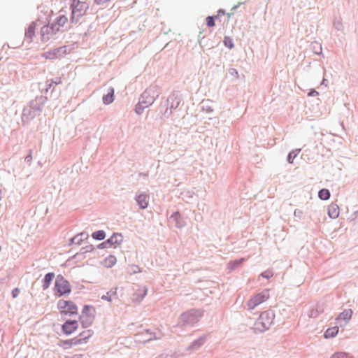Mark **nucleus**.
<instances>
[{
	"instance_id": "72a5a7b5",
	"label": "nucleus",
	"mask_w": 358,
	"mask_h": 358,
	"mask_svg": "<svg viewBox=\"0 0 358 358\" xmlns=\"http://www.w3.org/2000/svg\"><path fill=\"white\" fill-rule=\"evenodd\" d=\"M296 157V155H294V156H292V152H290L289 155H288V157H287V161L289 162V163H292L293 162V159L294 158Z\"/></svg>"
},
{
	"instance_id": "4468645a",
	"label": "nucleus",
	"mask_w": 358,
	"mask_h": 358,
	"mask_svg": "<svg viewBox=\"0 0 358 358\" xmlns=\"http://www.w3.org/2000/svg\"><path fill=\"white\" fill-rule=\"evenodd\" d=\"M151 94H152V90H147L141 95V99L143 100L145 99V101H143V102L145 105V107H147L149 105H151L155 101V97L153 95H151Z\"/></svg>"
},
{
	"instance_id": "f03ea898",
	"label": "nucleus",
	"mask_w": 358,
	"mask_h": 358,
	"mask_svg": "<svg viewBox=\"0 0 358 358\" xmlns=\"http://www.w3.org/2000/svg\"><path fill=\"white\" fill-rule=\"evenodd\" d=\"M71 292V288L69 282L62 275H57L54 286L55 295L60 297L69 294Z\"/></svg>"
},
{
	"instance_id": "a878e982",
	"label": "nucleus",
	"mask_w": 358,
	"mask_h": 358,
	"mask_svg": "<svg viewBox=\"0 0 358 358\" xmlns=\"http://www.w3.org/2000/svg\"><path fill=\"white\" fill-rule=\"evenodd\" d=\"M224 43L225 45V46H227L229 49H231L234 47L233 41H232L231 38L229 37H227V36L224 37Z\"/></svg>"
},
{
	"instance_id": "9b49d317",
	"label": "nucleus",
	"mask_w": 358,
	"mask_h": 358,
	"mask_svg": "<svg viewBox=\"0 0 358 358\" xmlns=\"http://www.w3.org/2000/svg\"><path fill=\"white\" fill-rule=\"evenodd\" d=\"M147 294V289L145 287H139L132 296V301L134 303H140Z\"/></svg>"
},
{
	"instance_id": "cd10ccee",
	"label": "nucleus",
	"mask_w": 358,
	"mask_h": 358,
	"mask_svg": "<svg viewBox=\"0 0 358 358\" xmlns=\"http://www.w3.org/2000/svg\"><path fill=\"white\" fill-rule=\"evenodd\" d=\"M206 24L209 27H213L215 25L214 17L208 16L206 18Z\"/></svg>"
},
{
	"instance_id": "c85d7f7f",
	"label": "nucleus",
	"mask_w": 358,
	"mask_h": 358,
	"mask_svg": "<svg viewBox=\"0 0 358 358\" xmlns=\"http://www.w3.org/2000/svg\"><path fill=\"white\" fill-rule=\"evenodd\" d=\"M61 83H62V79L60 78H56L55 80H52L51 83L49 85V86H50V87H51L53 84L59 85Z\"/></svg>"
},
{
	"instance_id": "423d86ee",
	"label": "nucleus",
	"mask_w": 358,
	"mask_h": 358,
	"mask_svg": "<svg viewBox=\"0 0 358 358\" xmlns=\"http://www.w3.org/2000/svg\"><path fill=\"white\" fill-rule=\"evenodd\" d=\"M87 9L88 5L87 3L80 1L74 2L72 5L71 22H77L81 17L84 16Z\"/></svg>"
},
{
	"instance_id": "6ab92c4d",
	"label": "nucleus",
	"mask_w": 358,
	"mask_h": 358,
	"mask_svg": "<svg viewBox=\"0 0 358 358\" xmlns=\"http://www.w3.org/2000/svg\"><path fill=\"white\" fill-rule=\"evenodd\" d=\"M338 333V327L337 326L329 328L324 332V338H329L336 336Z\"/></svg>"
},
{
	"instance_id": "20e7f679",
	"label": "nucleus",
	"mask_w": 358,
	"mask_h": 358,
	"mask_svg": "<svg viewBox=\"0 0 358 358\" xmlns=\"http://www.w3.org/2000/svg\"><path fill=\"white\" fill-rule=\"evenodd\" d=\"M57 308L60 313L63 315H77L78 311V306L74 302L64 299L58 301Z\"/></svg>"
},
{
	"instance_id": "f257e3e1",
	"label": "nucleus",
	"mask_w": 358,
	"mask_h": 358,
	"mask_svg": "<svg viewBox=\"0 0 358 358\" xmlns=\"http://www.w3.org/2000/svg\"><path fill=\"white\" fill-rule=\"evenodd\" d=\"M275 314L273 312L266 310L262 312L254 324V329L257 332H263L269 329L273 324Z\"/></svg>"
},
{
	"instance_id": "c756f323",
	"label": "nucleus",
	"mask_w": 358,
	"mask_h": 358,
	"mask_svg": "<svg viewBox=\"0 0 358 358\" xmlns=\"http://www.w3.org/2000/svg\"><path fill=\"white\" fill-rule=\"evenodd\" d=\"M262 275L264 277V278H266L267 279L270 278L271 277L273 276V273L271 272V271H265L264 273H262Z\"/></svg>"
},
{
	"instance_id": "6e6552de",
	"label": "nucleus",
	"mask_w": 358,
	"mask_h": 358,
	"mask_svg": "<svg viewBox=\"0 0 358 358\" xmlns=\"http://www.w3.org/2000/svg\"><path fill=\"white\" fill-rule=\"evenodd\" d=\"M58 29L56 28V25H53L52 23L51 24H48L43 26L41 29V39L43 41H46L49 40V38L58 33Z\"/></svg>"
},
{
	"instance_id": "7ed1b4c3",
	"label": "nucleus",
	"mask_w": 358,
	"mask_h": 358,
	"mask_svg": "<svg viewBox=\"0 0 358 358\" xmlns=\"http://www.w3.org/2000/svg\"><path fill=\"white\" fill-rule=\"evenodd\" d=\"M270 297V289H264L263 291L252 296L248 301V309L253 310L259 305L266 301Z\"/></svg>"
},
{
	"instance_id": "f3484780",
	"label": "nucleus",
	"mask_w": 358,
	"mask_h": 358,
	"mask_svg": "<svg viewBox=\"0 0 358 358\" xmlns=\"http://www.w3.org/2000/svg\"><path fill=\"white\" fill-rule=\"evenodd\" d=\"M116 257L113 255H109L103 259L101 264L104 267L111 268L116 264Z\"/></svg>"
},
{
	"instance_id": "9d476101",
	"label": "nucleus",
	"mask_w": 358,
	"mask_h": 358,
	"mask_svg": "<svg viewBox=\"0 0 358 358\" xmlns=\"http://www.w3.org/2000/svg\"><path fill=\"white\" fill-rule=\"evenodd\" d=\"M122 241V237L120 234H113L107 240V241L102 243L99 247L106 248L108 243L110 245H119Z\"/></svg>"
},
{
	"instance_id": "ddd939ff",
	"label": "nucleus",
	"mask_w": 358,
	"mask_h": 358,
	"mask_svg": "<svg viewBox=\"0 0 358 358\" xmlns=\"http://www.w3.org/2000/svg\"><path fill=\"white\" fill-rule=\"evenodd\" d=\"M68 22V17L65 14H59V15L55 19V21L52 23L53 25H56V28L59 31L61 28L63 27Z\"/></svg>"
},
{
	"instance_id": "bb28decb",
	"label": "nucleus",
	"mask_w": 358,
	"mask_h": 358,
	"mask_svg": "<svg viewBox=\"0 0 358 358\" xmlns=\"http://www.w3.org/2000/svg\"><path fill=\"white\" fill-rule=\"evenodd\" d=\"M331 358H351L346 352H336L333 355Z\"/></svg>"
},
{
	"instance_id": "39448f33",
	"label": "nucleus",
	"mask_w": 358,
	"mask_h": 358,
	"mask_svg": "<svg viewBox=\"0 0 358 358\" xmlns=\"http://www.w3.org/2000/svg\"><path fill=\"white\" fill-rule=\"evenodd\" d=\"M94 309L92 306L88 305L84 306L79 317V320L83 328H87L92 324L94 320Z\"/></svg>"
},
{
	"instance_id": "f704fd0d",
	"label": "nucleus",
	"mask_w": 358,
	"mask_h": 358,
	"mask_svg": "<svg viewBox=\"0 0 358 358\" xmlns=\"http://www.w3.org/2000/svg\"><path fill=\"white\" fill-rule=\"evenodd\" d=\"M196 313H199L198 311L196 310H194V311H192V312H189V313H186L183 315V317H185V318H187L189 315H194V314H196Z\"/></svg>"
},
{
	"instance_id": "e433bc0d",
	"label": "nucleus",
	"mask_w": 358,
	"mask_h": 358,
	"mask_svg": "<svg viewBox=\"0 0 358 358\" xmlns=\"http://www.w3.org/2000/svg\"><path fill=\"white\" fill-rule=\"evenodd\" d=\"M231 71H232L233 72H234L236 74H237V73H237V71H236L235 69H231Z\"/></svg>"
},
{
	"instance_id": "dca6fc26",
	"label": "nucleus",
	"mask_w": 358,
	"mask_h": 358,
	"mask_svg": "<svg viewBox=\"0 0 358 358\" xmlns=\"http://www.w3.org/2000/svg\"><path fill=\"white\" fill-rule=\"evenodd\" d=\"M136 201L141 209H145L148 206V196L145 194H140L136 196Z\"/></svg>"
},
{
	"instance_id": "2eb2a0df",
	"label": "nucleus",
	"mask_w": 358,
	"mask_h": 358,
	"mask_svg": "<svg viewBox=\"0 0 358 358\" xmlns=\"http://www.w3.org/2000/svg\"><path fill=\"white\" fill-rule=\"evenodd\" d=\"M328 215L332 219H336L339 216V207L336 203H331L328 207Z\"/></svg>"
},
{
	"instance_id": "b1692460",
	"label": "nucleus",
	"mask_w": 358,
	"mask_h": 358,
	"mask_svg": "<svg viewBox=\"0 0 358 358\" xmlns=\"http://www.w3.org/2000/svg\"><path fill=\"white\" fill-rule=\"evenodd\" d=\"M59 345L64 350H68L73 348V343H71V338L69 340L60 341Z\"/></svg>"
},
{
	"instance_id": "58836bf2",
	"label": "nucleus",
	"mask_w": 358,
	"mask_h": 358,
	"mask_svg": "<svg viewBox=\"0 0 358 358\" xmlns=\"http://www.w3.org/2000/svg\"><path fill=\"white\" fill-rule=\"evenodd\" d=\"M80 236L81 237L85 236V237L86 238V236H85L83 234H81Z\"/></svg>"
},
{
	"instance_id": "a211bd4d",
	"label": "nucleus",
	"mask_w": 358,
	"mask_h": 358,
	"mask_svg": "<svg viewBox=\"0 0 358 358\" xmlns=\"http://www.w3.org/2000/svg\"><path fill=\"white\" fill-rule=\"evenodd\" d=\"M55 275L53 273H48L45 275L43 282V289H46L50 287L51 282L52 281Z\"/></svg>"
},
{
	"instance_id": "393cba45",
	"label": "nucleus",
	"mask_w": 358,
	"mask_h": 358,
	"mask_svg": "<svg viewBox=\"0 0 358 358\" xmlns=\"http://www.w3.org/2000/svg\"><path fill=\"white\" fill-rule=\"evenodd\" d=\"M92 236L93 238L96 240H103L106 237V234L103 231L99 230L94 232Z\"/></svg>"
},
{
	"instance_id": "5701e85b",
	"label": "nucleus",
	"mask_w": 358,
	"mask_h": 358,
	"mask_svg": "<svg viewBox=\"0 0 358 358\" xmlns=\"http://www.w3.org/2000/svg\"><path fill=\"white\" fill-rule=\"evenodd\" d=\"M318 196L322 200H327L330 197V192L327 189H322L318 192Z\"/></svg>"
},
{
	"instance_id": "1a4fd4ad",
	"label": "nucleus",
	"mask_w": 358,
	"mask_h": 358,
	"mask_svg": "<svg viewBox=\"0 0 358 358\" xmlns=\"http://www.w3.org/2000/svg\"><path fill=\"white\" fill-rule=\"evenodd\" d=\"M78 328V322L77 320H66L62 325V331L64 334L70 335L77 331Z\"/></svg>"
},
{
	"instance_id": "c9c22d12",
	"label": "nucleus",
	"mask_w": 358,
	"mask_h": 358,
	"mask_svg": "<svg viewBox=\"0 0 358 358\" xmlns=\"http://www.w3.org/2000/svg\"><path fill=\"white\" fill-rule=\"evenodd\" d=\"M243 261V259H241V260L236 261V262H233L232 264H234L235 266H238L242 263Z\"/></svg>"
},
{
	"instance_id": "4c0bfd02",
	"label": "nucleus",
	"mask_w": 358,
	"mask_h": 358,
	"mask_svg": "<svg viewBox=\"0 0 358 358\" xmlns=\"http://www.w3.org/2000/svg\"><path fill=\"white\" fill-rule=\"evenodd\" d=\"M78 238V236H76V237L73 239V241H76Z\"/></svg>"
},
{
	"instance_id": "412c9836",
	"label": "nucleus",
	"mask_w": 358,
	"mask_h": 358,
	"mask_svg": "<svg viewBox=\"0 0 358 358\" xmlns=\"http://www.w3.org/2000/svg\"><path fill=\"white\" fill-rule=\"evenodd\" d=\"M35 31H36V25L34 23H33L27 29V30L25 33V38H29V41H31L33 36L35 34Z\"/></svg>"
},
{
	"instance_id": "2f4dec72",
	"label": "nucleus",
	"mask_w": 358,
	"mask_h": 358,
	"mask_svg": "<svg viewBox=\"0 0 358 358\" xmlns=\"http://www.w3.org/2000/svg\"><path fill=\"white\" fill-rule=\"evenodd\" d=\"M20 294V289L18 288H15L12 292V296L13 298H16Z\"/></svg>"
},
{
	"instance_id": "473e14b6",
	"label": "nucleus",
	"mask_w": 358,
	"mask_h": 358,
	"mask_svg": "<svg viewBox=\"0 0 358 358\" xmlns=\"http://www.w3.org/2000/svg\"><path fill=\"white\" fill-rule=\"evenodd\" d=\"M95 3H96L97 5H103L108 1H110V0H94Z\"/></svg>"
},
{
	"instance_id": "f8f14e48",
	"label": "nucleus",
	"mask_w": 358,
	"mask_h": 358,
	"mask_svg": "<svg viewBox=\"0 0 358 358\" xmlns=\"http://www.w3.org/2000/svg\"><path fill=\"white\" fill-rule=\"evenodd\" d=\"M352 315V310L351 309H347L339 314L336 317V320L338 323L344 322L346 324L350 320Z\"/></svg>"
},
{
	"instance_id": "4be33fe9",
	"label": "nucleus",
	"mask_w": 358,
	"mask_h": 358,
	"mask_svg": "<svg viewBox=\"0 0 358 358\" xmlns=\"http://www.w3.org/2000/svg\"><path fill=\"white\" fill-rule=\"evenodd\" d=\"M62 50V48H59L55 49L52 51L48 52L45 54V56L47 59L57 58L58 55H59Z\"/></svg>"
},
{
	"instance_id": "0eeeda50",
	"label": "nucleus",
	"mask_w": 358,
	"mask_h": 358,
	"mask_svg": "<svg viewBox=\"0 0 358 358\" xmlns=\"http://www.w3.org/2000/svg\"><path fill=\"white\" fill-rule=\"evenodd\" d=\"M93 334L94 332L91 329H87L80 332L78 336L71 338V343H73V347L86 344L88 342V340L93 336Z\"/></svg>"
},
{
	"instance_id": "7c9ffc66",
	"label": "nucleus",
	"mask_w": 358,
	"mask_h": 358,
	"mask_svg": "<svg viewBox=\"0 0 358 358\" xmlns=\"http://www.w3.org/2000/svg\"><path fill=\"white\" fill-rule=\"evenodd\" d=\"M145 106H141V103H138L136 107V112L138 114H141L142 113L143 108Z\"/></svg>"
},
{
	"instance_id": "aec40b11",
	"label": "nucleus",
	"mask_w": 358,
	"mask_h": 358,
	"mask_svg": "<svg viewBox=\"0 0 358 358\" xmlns=\"http://www.w3.org/2000/svg\"><path fill=\"white\" fill-rule=\"evenodd\" d=\"M114 100V90L113 88H110L109 90L108 93L103 96V102L105 104H110Z\"/></svg>"
}]
</instances>
